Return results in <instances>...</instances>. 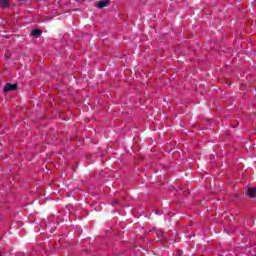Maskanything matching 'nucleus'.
<instances>
[{
	"label": "nucleus",
	"instance_id": "f257e3e1",
	"mask_svg": "<svg viewBox=\"0 0 256 256\" xmlns=\"http://www.w3.org/2000/svg\"><path fill=\"white\" fill-rule=\"evenodd\" d=\"M17 90V84H6L4 87V93H9V91Z\"/></svg>",
	"mask_w": 256,
	"mask_h": 256
},
{
	"label": "nucleus",
	"instance_id": "f03ea898",
	"mask_svg": "<svg viewBox=\"0 0 256 256\" xmlns=\"http://www.w3.org/2000/svg\"><path fill=\"white\" fill-rule=\"evenodd\" d=\"M98 9H103V7H107L109 5V1L107 0H100L96 3Z\"/></svg>",
	"mask_w": 256,
	"mask_h": 256
},
{
	"label": "nucleus",
	"instance_id": "7ed1b4c3",
	"mask_svg": "<svg viewBox=\"0 0 256 256\" xmlns=\"http://www.w3.org/2000/svg\"><path fill=\"white\" fill-rule=\"evenodd\" d=\"M248 197L255 199L256 197V188H248Z\"/></svg>",
	"mask_w": 256,
	"mask_h": 256
},
{
	"label": "nucleus",
	"instance_id": "20e7f679",
	"mask_svg": "<svg viewBox=\"0 0 256 256\" xmlns=\"http://www.w3.org/2000/svg\"><path fill=\"white\" fill-rule=\"evenodd\" d=\"M0 7L7 9L9 7V0H0Z\"/></svg>",
	"mask_w": 256,
	"mask_h": 256
},
{
	"label": "nucleus",
	"instance_id": "39448f33",
	"mask_svg": "<svg viewBox=\"0 0 256 256\" xmlns=\"http://www.w3.org/2000/svg\"><path fill=\"white\" fill-rule=\"evenodd\" d=\"M41 33H42L41 30L35 29V30H32L31 35H33L34 37H40Z\"/></svg>",
	"mask_w": 256,
	"mask_h": 256
},
{
	"label": "nucleus",
	"instance_id": "423d86ee",
	"mask_svg": "<svg viewBox=\"0 0 256 256\" xmlns=\"http://www.w3.org/2000/svg\"><path fill=\"white\" fill-rule=\"evenodd\" d=\"M3 255V252L0 250V256Z\"/></svg>",
	"mask_w": 256,
	"mask_h": 256
}]
</instances>
